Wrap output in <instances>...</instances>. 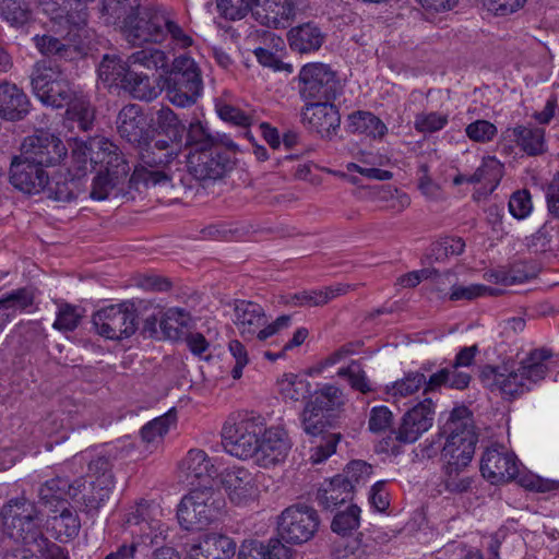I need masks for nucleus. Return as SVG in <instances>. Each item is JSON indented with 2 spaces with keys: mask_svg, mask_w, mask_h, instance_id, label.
<instances>
[{
  "mask_svg": "<svg viewBox=\"0 0 559 559\" xmlns=\"http://www.w3.org/2000/svg\"><path fill=\"white\" fill-rule=\"evenodd\" d=\"M100 19L119 28L132 45H165L171 51L194 45L192 32L175 14L143 3V0H102Z\"/></svg>",
  "mask_w": 559,
  "mask_h": 559,
  "instance_id": "obj_1",
  "label": "nucleus"
},
{
  "mask_svg": "<svg viewBox=\"0 0 559 559\" xmlns=\"http://www.w3.org/2000/svg\"><path fill=\"white\" fill-rule=\"evenodd\" d=\"M39 514L36 503L24 496L10 499L0 511L3 533L25 546H33L48 559H69L63 548L44 535Z\"/></svg>",
  "mask_w": 559,
  "mask_h": 559,
  "instance_id": "obj_2",
  "label": "nucleus"
},
{
  "mask_svg": "<svg viewBox=\"0 0 559 559\" xmlns=\"http://www.w3.org/2000/svg\"><path fill=\"white\" fill-rule=\"evenodd\" d=\"M551 356L550 349L536 348L530 352L516 369L487 365L480 371V380L491 391L498 390L504 397L515 399L545 379L548 373L545 361Z\"/></svg>",
  "mask_w": 559,
  "mask_h": 559,
  "instance_id": "obj_3",
  "label": "nucleus"
},
{
  "mask_svg": "<svg viewBox=\"0 0 559 559\" xmlns=\"http://www.w3.org/2000/svg\"><path fill=\"white\" fill-rule=\"evenodd\" d=\"M441 435L445 436L441 450L443 468L463 471L471 463L478 441L472 412L465 406L454 407Z\"/></svg>",
  "mask_w": 559,
  "mask_h": 559,
  "instance_id": "obj_4",
  "label": "nucleus"
},
{
  "mask_svg": "<svg viewBox=\"0 0 559 559\" xmlns=\"http://www.w3.org/2000/svg\"><path fill=\"white\" fill-rule=\"evenodd\" d=\"M225 510V498L213 486L191 488L178 506L177 519L183 530L200 531L218 521Z\"/></svg>",
  "mask_w": 559,
  "mask_h": 559,
  "instance_id": "obj_5",
  "label": "nucleus"
},
{
  "mask_svg": "<svg viewBox=\"0 0 559 559\" xmlns=\"http://www.w3.org/2000/svg\"><path fill=\"white\" fill-rule=\"evenodd\" d=\"M31 85L35 96L53 108L67 106L81 92L68 80L59 64L47 60L33 66Z\"/></svg>",
  "mask_w": 559,
  "mask_h": 559,
  "instance_id": "obj_6",
  "label": "nucleus"
},
{
  "mask_svg": "<svg viewBox=\"0 0 559 559\" xmlns=\"http://www.w3.org/2000/svg\"><path fill=\"white\" fill-rule=\"evenodd\" d=\"M234 312V322L239 334L247 341L258 338L264 342L281 330L287 329L292 321L290 316L283 314L267 324L264 309L259 304L247 300H237L235 302Z\"/></svg>",
  "mask_w": 559,
  "mask_h": 559,
  "instance_id": "obj_7",
  "label": "nucleus"
},
{
  "mask_svg": "<svg viewBox=\"0 0 559 559\" xmlns=\"http://www.w3.org/2000/svg\"><path fill=\"white\" fill-rule=\"evenodd\" d=\"M140 165L136 166L128 179L130 188L140 189L155 186H165L171 180L168 165L176 158V152H163L150 146V138L142 146H138Z\"/></svg>",
  "mask_w": 559,
  "mask_h": 559,
  "instance_id": "obj_8",
  "label": "nucleus"
},
{
  "mask_svg": "<svg viewBox=\"0 0 559 559\" xmlns=\"http://www.w3.org/2000/svg\"><path fill=\"white\" fill-rule=\"evenodd\" d=\"M262 433L259 418L245 415L228 417L222 429V444L226 452L241 460L253 457Z\"/></svg>",
  "mask_w": 559,
  "mask_h": 559,
  "instance_id": "obj_9",
  "label": "nucleus"
},
{
  "mask_svg": "<svg viewBox=\"0 0 559 559\" xmlns=\"http://www.w3.org/2000/svg\"><path fill=\"white\" fill-rule=\"evenodd\" d=\"M138 308L134 300L102 308L93 314V325L100 336L118 341L133 335L138 329Z\"/></svg>",
  "mask_w": 559,
  "mask_h": 559,
  "instance_id": "obj_10",
  "label": "nucleus"
},
{
  "mask_svg": "<svg viewBox=\"0 0 559 559\" xmlns=\"http://www.w3.org/2000/svg\"><path fill=\"white\" fill-rule=\"evenodd\" d=\"M299 94L305 100L331 102L340 92L336 72L325 63L305 64L298 75Z\"/></svg>",
  "mask_w": 559,
  "mask_h": 559,
  "instance_id": "obj_11",
  "label": "nucleus"
},
{
  "mask_svg": "<svg viewBox=\"0 0 559 559\" xmlns=\"http://www.w3.org/2000/svg\"><path fill=\"white\" fill-rule=\"evenodd\" d=\"M278 534L294 545L307 543L316 535L320 519L312 507L297 503L286 508L278 518Z\"/></svg>",
  "mask_w": 559,
  "mask_h": 559,
  "instance_id": "obj_12",
  "label": "nucleus"
},
{
  "mask_svg": "<svg viewBox=\"0 0 559 559\" xmlns=\"http://www.w3.org/2000/svg\"><path fill=\"white\" fill-rule=\"evenodd\" d=\"M331 417L332 415L319 414L311 408H304L301 413L304 431L313 438H320V441L311 449L310 460L313 464L322 463L330 457L341 440V433L329 432V428L332 427Z\"/></svg>",
  "mask_w": 559,
  "mask_h": 559,
  "instance_id": "obj_13",
  "label": "nucleus"
},
{
  "mask_svg": "<svg viewBox=\"0 0 559 559\" xmlns=\"http://www.w3.org/2000/svg\"><path fill=\"white\" fill-rule=\"evenodd\" d=\"M21 154L47 168L60 165L68 155V148L59 136L40 130L25 138Z\"/></svg>",
  "mask_w": 559,
  "mask_h": 559,
  "instance_id": "obj_14",
  "label": "nucleus"
},
{
  "mask_svg": "<svg viewBox=\"0 0 559 559\" xmlns=\"http://www.w3.org/2000/svg\"><path fill=\"white\" fill-rule=\"evenodd\" d=\"M435 402L431 396L425 397L407 411L394 431L395 439L401 443H414L428 431L435 419Z\"/></svg>",
  "mask_w": 559,
  "mask_h": 559,
  "instance_id": "obj_15",
  "label": "nucleus"
},
{
  "mask_svg": "<svg viewBox=\"0 0 559 559\" xmlns=\"http://www.w3.org/2000/svg\"><path fill=\"white\" fill-rule=\"evenodd\" d=\"M478 352L477 345L461 348L450 366L438 369L430 374V388L444 386L454 390L466 389L472 380V376L461 370V368L471 367Z\"/></svg>",
  "mask_w": 559,
  "mask_h": 559,
  "instance_id": "obj_16",
  "label": "nucleus"
},
{
  "mask_svg": "<svg viewBox=\"0 0 559 559\" xmlns=\"http://www.w3.org/2000/svg\"><path fill=\"white\" fill-rule=\"evenodd\" d=\"M292 447L293 442L284 428L270 427L258 438L253 459L258 465L267 468L284 462Z\"/></svg>",
  "mask_w": 559,
  "mask_h": 559,
  "instance_id": "obj_17",
  "label": "nucleus"
},
{
  "mask_svg": "<svg viewBox=\"0 0 559 559\" xmlns=\"http://www.w3.org/2000/svg\"><path fill=\"white\" fill-rule=\"evenodd\" d=\"M480 472L493 485L508 483L519 476V460L503 447L488 448L480 460Z\"/></svg>",
  "mask_w": 559,
  "mask_h": 559,
  "instance_id": "obj_18",
  "label": "nucleus"
},
{
  "mask_svg": "<svg viewBox=\"0 0 559 559\" xmlns=\"http://www.w3.org/2000/svg\"><path fill=\"white\" fill-rule=\"evenodd\" d=\"M306 127L322 139H333L340 129L341 115L331 102L309 103L301 112Z\"/></svg>",
  "mask_w": 559,
  "mask_h": 559,
  "instance_id": "obj_19",
  "label": "nucleus"
},
{
  "mask_svg": "<svg viewBox=\"0 0 559 559\" xmlns=\"http://www.w3.org/2000/svg\"><path fill=\"white\" fill-rule=\"evenodd\" d=\"M185 481L191 488L213 486L218 469L212 457L201 449H191L179 465Z\"/></svg>",
  "mask_w": 559,
  "mask_h": 559,
  "instance_id": "obj_20",
  "label": "nucleus"
},
{
  "mask_svg": "<svg viewBox=\"0 0 559 559\" xmlns=\"http://www.w3.org/2000/svg\"><path fill=\"white\" fill-rule=\"evenodd\" d=\"M48 173L46 169L21 154L14 157L10 167V182L27 194H38L47 188Z\"/></svg>",
  "mask_w": 559,
  "mask_h": 559,
  "instance_id": "obj_21",
  "label": "nucleus"
},
{
  "mask_svg": "<svg viewBox=\"0 0 559 559\" xmlns=\"http://www.w3.org/2000/svg\"><path fill=\"white\" fill-rule=\"evenodd\" d=\"M188 167L190 174L198 180H216L231 168V159L227 152L215 146L198 154H190Z\"/></svg>",
  "mask_w": 559,
  "mask_h": 559,
  "instance_id": "obj_22",
  "label": "nucleus"
},
{
  "mask_svg": "<svg viewBox=\"0 0 559 559\" xmlns=\"http://www.w3.org/2000/svg\"><path fill=\"white\" fill-rule=\"evenodd\" d=\"M91 163L99 165V170L116 178H128L131 167L120 148L106 138H94L90 141Z\"/></svg>",
  "mask_w": 559,
  "mask_h": 559,
  "instance_id": "obj_23",
  "label": "nucleus"
},
{
  "mask_svg": "<svg viewBox=\"0 0 559 559\" xmlns=\"http://www.w3.org/2000/svg\"><path fill=\"white\" fill-rule=\"evenodd\" d=\"M116 123L119 135L131 145L138 147L146 143L150 131L141 106L135 104L124 106L119 111Z\"/></svg>",
  "mask_w": 559,
  "mask_h": 559,
  "instance_id": "obj_24",
  "label": "nucleus"
},
{
  "mask_svg": "<svg viewBox=\"0 0 559 559\" xmlns=\"http://www.w3.org/2000/svg\"><path fill=\"white\" fill-rule=\"evenodd\" d=\"M296 15V0H254L253 19L263 26L285 28Z\"/></svg>",
  "mask_w": 559,
  "mask_h": 559,
  "instance_id": "obj_25",
  "label": "nucleus"
},
{
  "mask_svg": "<svg viewBox=\"0 0 559 559\" xmlns=\"http://www.w3.org/2000/svg\"><path fill=\"white\" fill-rule=\"evenodd\" d=\"M85 486L82 478L70 481L69 478L56 476L46 480L38 490L40 501L50 508V511L57 512L60 507L68 503V498L75 499Z\"/></svg>",
  "mask_w": 559,
  "mask_h": 559,
  "instance_id": "obj_26",
  "label": "nucleus"
},
{
  "mask_svg": "<svg viewBox=\"0 0 559 559\" xmlns=\"http://www.w3.org/2000/svg\"><path fill=\"white\" fill-rule=\"evenodd\" d=\"M222 485L234 504H247L257 497L253 476L246 468L233 467L226 469L222 476Z\"/></svg>",
  "mask_w": 559,
  "mask_h": 559,
  "instance_id": "obj_27",
  "label": "nucleus"
},
{
  "mask_svg": "<svg viewBox=\"0 0 559 559\" xmlns=\"http://www.w3.org/2000/svg\"><path fill=\"white\" fill-rule=\"evenodd\" d=\"M433 364L425 362L418 370L405 373L402 379L396 380L388 389V393L394 397H407L424 389L423 393L426 397L432 393L440 392L443 386L430 388V374L433 373Z\"/></svg>",
  "mask_w": 559,
  "mask_h": 559,
  "instance_id": "obj_28",
  "label": "nucleus"
},
{
  "mask_svg": "<svg viewBox=\"0 0 559 559\" xmlns=\"http://www.w3.org/2000/svg\"><path fill=\"white\" fill-rule=\"evenodd\" d=\"M31 111L26 93L15 83L0 82V118L5 121L23 120Z\"/></svg>",
  "mask_w": 559,
  "mask_h": 559,
  "instance_id": "obj_29",
  "label": "nucleus"
},
{
  "mask_svg": "<svg viewBox=\"0 0 559 559\" xmlns=\"http://www.w3.org/2000/svg\"><path fill=\"white\" fill-rule=\"evenodd\" d=\"M236 552V543L222 534H207L192 545L188 555L191 559H230Z\"/></svg>",
  "mask_w": 559,
  "mask_h": 559,
  "instance_id": "obj_30",
  "label": "nucleus"
},
{
  "mask_svg": "<svg viewBox=\"0 0 559 559\" xmlns=\"http://www.w3.org/2000/svg\"><path fill=\"white\" fill-rule=\"evenodd\" d=\"M164 90L168 100L180 108L190 107L197 103L203 91L202 79L165 78Z\"/></svg>",
  "mask_w": 559,
  "mask_h": 559,
  "instance_id": "obj_31",
  "label": "nucleus"
},
{
  "mask_svg": "<svg viewBox=\"0 0 559 559\" xmlns=\"http://www.w3.org/2000/svg\"><path fill=\"white\" fill-rule=\"evenodd\" d=\"M37 289L25 286L13 289L0 298V321L5 326L17 313L29 312L35 302Z\"/></svg>",
  "mask_w": 559,
  "mask_h": 559,
  "instance_id": "obj_32",
  "label": "nucleus"
},
{
  "mask_svg": "<svg viewBox=\"0 0 559 559\" xmlns=\"http://www.w3.org/2000/svg\"><path fill=\"white\" fill-rule=\"evenodd\" d=\"M287 39L293 51L299 53H310L318 51L325 40V34L313 22H307L293 27Z\"/></svg>",
  "mask_w": 559,
  "mask_h": 559,
  "instance_id": "obj_33",
  "label": "nucleus"
},
{
  "mask_svg": "<svg viewBox=\"0 0 559 559\" xmlns=\"http://www.w3.org/2000/svg\"><path fill=\"white\" fill-rule=\"evenodd\" d=\"M349 286L335 285L320 289L301 290L283 296V302L292 307H320L347 292Z\"/></svg>",
  "mask_w": 559,
  "mask_h": 559,
  "instance_id": "obj_34",
  "label": "nucleus"
},
{
  "mask_svg": "<svg viewBox=\"0 0 559 559\" xmlns=\"http://www.w3.org/2000/svg\"><path fill=\"white\" fill-rule=\"evenodd\" d=\"M35 47L47 57H57L67 61H74L84 56V48L80 44H70L52 35L44 34L33 37Z\"/></svg>",
  "mask_w": 559,
  "mask_h": 559,
  "instance_id": "obj_35",
  "label": "nucleus"
},
{
  "mask_svg": "<svg viewBox=\"0 0 559 559\" xmlns=\"http://www.w3.org/2000/svg\"><path fill=\"white\" fill-rule=\"evenodd\" d=\"M353 486L338 475L325 480L318 490L317 499L324 509L333 510L353 499Z\"/></svg>",
  "mask_w": 559,
  "mask_h": 559,
  "instance_id": "obj_36",
  "label": "nucleus"
},
{
  "mask_svg": "<svg viewBox=\"0 0 559 559\" xmlns=\"http://www.w3.org/2000/svg\"><path fill=\"white\" fill-rule=\"evenodd\" d=\"M348 129L373 140H382L388 133L385 123L374 114L365 110L354 111L348 116Z\"/></svg>",
  "mask_w": 559,
  "mask_h": 559,
  "instance_id": "obj_37",
  "label": "nucleus"
},
{
  "mask_svg": "<svg viewBox=\"0 0 559 559\" xmlns=\"http://www.w3.org/2000/svg\"><path fill=\"white\" fill-rule=\"evenodd\" d=\"M511 135L518 146L530 156L542 155L546 152L545 130L533 126H518Z\"/></svg>",
  "mask_w": 559,
  "mask_h": 559,
  "instance_id": "obj_38",
  "label": "nucleus"
},
{
  "mask_svg": "<svg viewBox=\"0 0 559 559\" xmlns=\"http://www.w3.org/2000/svg\"><path fill=\"white\" fill-rule=\"evenodd\" d=\"M538 274V267L531 261H515L508 267L498 270L491 274L497 284L504 286L525 283L535 278Z\"/></svg>",
  "mask_w": 559,
  "mask_h": 559,
  "instance_id": "obj_39",
  "label": "nucleus"
},
{
  "mask_svg": "<svg viewBox=\"0 0 559 559\" xmlns=\"http://www.w3.org/2000/svg\"><path fill=\"white\" fill-rule=\"evenodd\" d=\"M465 242L461 237L444 236L433 241L423 260L424 264L444 262L450 257L463 253Z\"/></svg>",
  "mask_w": 559,
  "mask_h": 559,
  "instance_id": "obj_40",
  "label": "nucleus"
},
{
  "mask_svg": "<svg viewBox=\"0 0 559 559\" xmlns=\"http://www.w3.org/2000/svg\"><path fill=\"white\" fill-rule=\"evenodd\" d=\"M60 514L50 520L51 528L55 532V538L61 543L73 539L79 535L81 521L79 515L71 509L60 507Z\"/></svg>",
  "mask_w": 559,
  "mask_h": 559,
  "instance_id": "obj_41",
  "label": "nucleus"
},
{
  "mask_svg": "<svg viewBox=\"0 0 559 559\" xmlns=\"http://www.w3.org/2000/svg\"><path fill=\"white\" fill-rule=\"evenodd\" d=\"M190 314L181 308H169L159 320V326L166 338L178 341L185 336L190 324Z\"/></svg>",
  "mask_w": 559,
  "mask_h": 559,
  "instance_id": "obj_42",
  "label": "nucleus"
},
{
  "mask_svg": "<svg viewBox=\"0 0 559 559\" xmlns=\"http://www.w3.org/2000/svg\"><path fill=\"white\" fill-rule=\"evenodd\" d=\"M87 461V475L95 477V483H105V479L114 485V475L111 473L114 457L108 453H96L94 455L82 454L80 457L74 456L73 462Z\"/></svg>",
  "mask_w": 559,
  "mask_h": 559,
  "instance_id": "obj_43",
  "label": "nucleus"
},
{
  "mask_svg": "<svg viewBox=\"0 0 559 559\" xmlns=\"http://www.w3.org/2000/svg\"><path fill=\"white\" fill-rule=\"evenodd\" d=\"M66 115L69 120L78 122L79 129L88 131L94 122V108L91 105L90 98L81 91L67 105Z\"/></svg>",
  "mask_w": 559,
  "mask_h": 559,
  "instance_id": "obj_44",
  "label": "nucleus"
},
{
  "mask_svg": "<svg viewBox=\"0 0 559 559\" xmlns=\"http://www.w3.org/2000/svg\"><path fill=\"white\" fill-rule=\"evenodd\" d=\"M159 512L160 510L157 504H154L153 502L141 501L132 511L129 512L127 523L129 525L140 526V532L150 536V534L146 533V528H158V521H156L155 515Z\"/></svg>",
  "mask_w": 559,
  "mask_h": 559,
  "instance_id": "obj_45",
  "label": "nucleus"
},
{
  "mask_svg": "<svg viewBox=\"0 0 559 559\" xmlns=\"http://www.w3.org/2000/svg\"><path fill=\"white\" fill-rule=\"evenodd\" d=\"M128 178H116L115 175H108L98 170V174L94 177L90 195L92 199L103 201L108 198L117 197L123 191L120 185H123Z\"/></svg>",
  "mask_w": 559,
  "mask_h": 559,
  "instance_id": "obj_46",
  "label": "nucleus"
},
{
  "mask_svg": "<svg viewBox=\"0 0 559 559\" xmlns=\"http://www.w3.org/2000/svg\"><path fill=\"white\" fill-rule=\"evenodd\" d=\"M131 69L128 60L124 62L116 56H104L98 67V76L109 84L120 82L124 84Z\"/></svg>",
  "mask_w": 559,
  "mask_h": 559,
  "instance_id": "obj_47",
  "label": "nucleus"
},
{
  "mask_svg": "<svg viewBox=\"0 0 559 559\" xmlns=\"http://www.w3.org/2000/svg\"><path fill=\"white\" fill-rule=\"evenodd\" d=\"M503 164L495 156H487L483 158L481 165L471 175V180L476 181V183H489L488 192L491 193L500 183L503 177Z\"/></svg>",
  "mask_w": 559,
  "mask_h": 559,
  "instance_id": "obj_48",
  "label": "nucleus"
},
{
  "mask_svg": "<svg viewBox=\"0 0 559 559\" xmlns=\"http://www.w3.org/2000/svg\"><path fill=\"white\" fill-rule=\"evenodd\" d=\"M156 127L159 135L173 141H181L185 126L169 107H162L156 114Z\"/></svg>",
  "mask_w": 559,
  "mask_h": 559,
  "instance_id": "obj_49",
  "label": "nucleus"
},
{
  "mask_svg": "<svg viewBox=\"0 0 559 559\" xmlns=\"http://www.w3.org/2000/svg\"><path fill=\"white\" fill-rule=\"evenodd\" d=\"M122 86L128 90L134 98L141 100H152L158 95V90L151 83L148 75L138 73L133 70L130 71Z\"/></svg>",
  "mask_w": 559,
  "mask_h": 559,
  "instance_id": "obj_50",
  "label": "nucleus"
},
{
  "mask_svg": "<svg viewBox=\"0 0 559 559\" xmlns=\"http://www.w3.org/2000/svg\"><path fill=\"white\" fill-rule=\"evenodd\" d=\"M186 145L191 147L190 154H198L199 152L207 151L217 146L216 139L200 121L190 123V127L187 131Z\"/></svg>",
  "mask_w": 559,
  "mask_h": 559,
  "instance_id": "obj_51",
  "label": "nucleus"
},
{
  "mask_svg": "<svg viewBox=\"0 0 559 559\" xmlns=\"http://www.w3.org/2000/svg\"><path fill=\"white\" fill-rule=\"evenodd\" d=\"M130 67L140 66L148 70L166 69L168 58L165 51L158 48H145L131 53L128 57Z\"/></svg>",
  "mask_w": 559,
  "mask_h": 559,
  "instance_id": "obj_52",
  "label": "nucleus"
},
{
  "mask_svg": "<svg viewBox=\"0 0 559 559\" xmlns=\"http://www.w3.org/2000/svg\"><path fill=\"white\" fill-rule=\"evenodd\" d=\"M215 110L223 121L245 129V135L251 139L248 128L251 126L253 121L252 116L246 114L238 107L228 104L222 99L216 100Z\"/></svg>",
  "mask_w": 559,
  "mask_h": 559,
  "instance_id": "obj_53",
  "label": "nucleus"
},
{
  "mask_svg": "<svg viewBox=\"0 0 559 559\" xmlns=\"http://www.w3.org/2000/svg\"><path fill=\"white\" fill-rule=\"evenodd\" d=\"M337 376L347 379L350 388L362 394L373 391L370 380L357 360H352L347 367L340 368Z\"/></svg>",
  "mask_w": 559,
  "mask_h": 559,
  "instance_id": "obj_54",
  "label": "nucleus"
},
{
  "mask_svg": "<svg viewBox=\"0 0 559 559\" xmlns=\"http://www.w3.org/2000/svg\"><path fill=\"white\" fill-rule=\"evenodd\" d=\"M114 485H110L108 479L105 483L91 481V491L84 493L82 497L83 508L82 511L86 514H94L109 498Z\"/></svg>",
  "mask_w": 559,
  "mask_h": 559,
  "instance_id": "obj_55",
  "label": "nucleus"
},
{
  "mask_svg": "<svg viewBox=\"0 0 559 559\" xmlns=\"http://www.w3.org/2000/svg\"><path fill=\"white\" fill-rule=\"evenodd\" d=\"M165 78L171 79H202L201 69L194 59L188 53H181L174 58Z\"/></svg>",
  "mask_w": 559,
  "mask_h": 559,
  "instance_id": "obj_56",
  "label": "nucleus"
},
{
  "mask_svg": "<svg viewBox=\"0 0 559 559\" xmlns=\"http://www.w3.org/2000/svg\"><path fill=\"white\" fill-rule=\"evenodd\" d=\"M0 15L11 25L20 26L31 19V11L24 0H0Z\"/></svg>",
  "mask_w": 559,
  "mask_h": 559,
  "instance_id": "obj_57",
  "label": "nucleus"
},
{
  "mask_svg": "<svg viewBox=\"0 0 559 559\" xmlns=\"http://www.w3.org/2000/svg\"><path fill=\"white\" fill-rule=\"evenodd\" d=\"M359 520L360 509L356 504H352L346 511L335 514L331 523V528L338 535L347 536L358 528Z\"/></svg>",
  "mask_w": 559,
  "mask_h": 559,
  "instance_id": "obj_58",
  "label": "nucleus"
},
{
  "mask_svg": "<svg viewBox=\"0 0 559 559\" xmlns=\"http://www.w3.org/2000/svg\"><path fill=\"white\" fill-rule=\"evenodd\" d=\"M176 421V413L170 409L163 416L156 417L141 429V437L146 442H153L157 438L165 436L171 424Z\"/></svg>",
  "mask_w": 559,
  "mask_h": 559,
  "instance_id": "obj_59",
  "label": "nucleus"
},
{
  "mask_svg": "<svg viewBox=\"0 0 559 559\" xmlns=\"http://www.w3.org/2000/svg\"><path fill=\"white\" fill-rule=\"evenodd\" d=\"M281 392L285 400L294 402L304 401L310 395L311 385L307 380L296 374H290L281 382Z\"/></svg>",
  "mask_w": 559,
  "mask_h": 559,
  "instance_id": "obj_60",
  "label": "nucleus"
},
{
  "mask_svg": "<svg viewBox=\"0 0 559 559\" xmlns=\"http://www.w3.org/2000/svg\"><path fill=\"white\" fill-rule=\"evenodd\" d=\"M449 122V116L437 111L420 112L415 116L414 128L420 133H435Z\"/></svg>",
  "mask_w": 559,
  "mask_h": 559,
  "instance_id": "obj_61",
  "label": "nucleus"
},
{
  "mask_svg": "<svg viewBox=\"0 0 559 559\" xmlns=\"http://www.w3.org/2000/svg\"><path fill=\"white\" fill-rule=\"evenodd\" d=\"M81 319L80 308L64 302L59 305L57 318L52 326L63 332L73 331L78 328Z\"/></svg>",
  "mask_w": 559,
  "mask_h": 559,
  "instance_id": "obj_62",
  "label": "nucleus"
},
{
  "mask_svg": "<svg viewBox=\"0 0 559 559\" xmlns=\"http://www.w3.org/2000/svg\"><path fill=\"white\" fill-rule=\"evenodd\" d=\"M510 214L516 219L526 218L533 211L531 192L527 189L514 191L508 203Z\"/></svg>",
  "mask_w": 559,
  "mask_h": 559,
  "instance_id": "obj_63",
  "label": "nucleus"
},
{
  "mask_svg": "<svg viewBox=\"0 0 559 559\" xmlns=\"http://www.w3.org/2000/svg\"><path fill=\"white\" fill-rule=\"evenodd\" d=\"M219 12L229 20H240L254 9V0H216Z\"/></svg>",
  "mask_w": 559,
  "mask_h": 559,
  "instance_id": "obj_64",
  "label": "nucleus"
}]
</instances>
